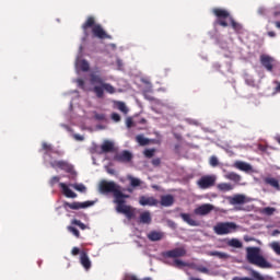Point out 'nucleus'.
I'll return each instance as SVG.
<instances>
[{"instance_id":"nucleus-1","label":"nucleus","mask_w":280,"mask_h":280,"mask_svg":"<svg viewBox=\"0 0 280 280\" xmlns=\"http://www.w3.org/2000/svg\"><path fill=\"white\" fill-rule=\"evenodd\" d=\"M90 83L93 85V93L98 100H104V91L113 95L116 93L115 86L110 83H106V80L97 72H92L90 74Z\"/></svg>"},{"instance_id":"nucleus-2","label":"nucleus","mask_w":280,"mask_h":280,"mask_svg":"<svg viewBox=\"0 0 280 280\" xmlns=\"http://www.w3.org/2000/svg\"><path fill=\"white\" fill-rule=\"evenodd\" d=\"M82 30L85 36H89V30H92L94 38H100L101 40L113 38V36L106 34V31H104V27H102L101 24L95 23L94 16H89L86 19V21L82 24Z\"/></svg>"},{"instance_id":"nucleus-3","label":"nucleus","mask_w":280,"mask_h":280,"mask_svg":"<svg viewBox=\"0 0 280 280\" xmlns=\"http://www.w3.org/2000/svg\"><path fill=\"white\" fill-rule=\"evenodd\" d=\"M126 198H130V195L124 194L121 188H118L114 196V205H116L117 213H122L129 220H132L135 218V210H132V207L126 205Z\"/></svg>"},{"instance_id":"nucleus-4","label":"nucleus","mask_w":280,"mask_h":280,"mask_svg":"<svg viewBox=\"0 0 280 280\" xmlns=\"http://www.w3.org/2000/svg\"><path fill=\"white\" fill-rule=\"evenodd\" d=\"M246 253L248 264L258 268H272V264L261 256L259 247H247Z\"/></svg>"},{"instance_id":"nucleus-5","label":"nucleus","mask_w":280,"mask_h":280,"mask_svg":"<svg viewBox=\"0 0 280 280\" xmlns=\"http://www.w3.org/2000/svg\"><path fill=\"white\" fill-rule=\"evenodd\" d=\"M213 231L217 235H229L237 231V224L235 222H219L213 226Z\"/></svg>"},{"instance_id":"nucleus-6","label":"nucleus","mask_w":280,"mask_h":280,"mask_svg":"<svg viewBox=\"0 0 280 280\" xmlns=\"http://www.w3.org/2000/svg\"><path fill=\"white\" fill-rule=\"evenodd\" d=\"M118 189H121V186L117 185L115 182L102 180L98 185L101 194H113L114 198Z\"/></svg>"},{"instance_id":"nucleus-7","label":"nucleus","mask_w":280,"mask_h":280,"mask_svg":"<svg viewBox=\"0 0 280 280\" xmlns=\"http://www.w3.org/2000/svg\"><path fill=\"white\" fill-rule=\"evenodd\" d=\"M212 14L217 16L218 25H221V27H229L226 19H231V13H229L225 9L214 8L212 10Z\"/></svg>"},{"instance_id":"nucleus-8","label":"nucleus","mask_w":280,"mask_h":280,"mask_svg":"<svg viewBox=\"0 0 280 280\" xmlns=\"http://www.w3.org/2000/svg\"><path fill=\"white\" fill-rule=\"evenodd\" d=\"M215 180H218L215 175H203L197 180V186L199 189H211L215 187Z\"/></svg>"},{"instance_id":"nucleus-9","label":"nucleus","mask_w":280,"mask_h":280,"mask_svg":"<svg viewBox=\"0 0 280 280\" xmlns=\"http://www.w3.org/2000/svg\"><path fill=\"white\" fill-rule=\"evenodd\" d=\"M95 205V201H74V202H68L63 201V209L66 211H69V209H72L73 211H79V209H89V207H93Z\"/></svg>"},{"instance_id":"nucleus-10","label":"nucleus","mask_w":280,"mask_h":280,"mask_svg":"<svg viewBox=\"0 0 280 280\" xmlns=\"http://www.w3.org/2000/svg\"><path fill=\"white\" fill-rule=\"evenodd\" d=\"M259 60L260 65L266 71H269V73H272L273 69L277 67V59L270 55H260Z\"/></svg>"},{"instance_id":"nucleus-11","label":"nucleus","mask_w":280,"mask_h":280,"mask_svg":"<svg viewBox=\"0 0 280 280\" xmlns=\"http://www.w3.org/2000/svg\"><path fill=\"white\" fill-rule=\"evenodd\" d=\"M50 166L56 170L58 167L59 170H62L67 174H75V171L73 170V165H71L69 162L60 160V161H54L50 163Z\"/></svg>"},{"instance_id":"nucleus-12","label":"nucleus","mask_w":280,"mask_h":280,"mask_svg":"<svg viewBox=\"0 0 280 280\" xmlns=\"http://www.w3.org/2000/svg\"><path fill=\"white\" fill-rule=\"evenodd\" d=\"M114 161H117L118 163H130V161H132V153H130L128 150H125L114 155Z\"/></svg>"},{"instance_id":"nucleus-13","label":"nucleus","mask_w":280,"mask_h":280,"mask_svg":"<svg viewBox=\"0 0 280 280\" xmlns=\"http://www.w3.org/2000/svg\"><path fill=\"white\" fill-rule=\"evenodd\" d=\"M187 255V250L183 247H177L172 250L165 253V257H170L171 259H176L178 257H185Z\"/></svg>"},{"instance_id":"nucleus-14","label":"nucleus","mask_w":280,"mask_h":280,"mask_svg":"<svg viewBox=\"0 0 280 280\" xmlns=\"http://www.w3.org/2000/svg\"><path fill=\"white\" fill-rule=\"evenodd\" d=\"M139 205H141V207H156L159 201L154 197L140 196Z\"/></svg>"},{"instance_id":"nucleus-15","label":"nucleus","mask_w":280,"mask_h":280,"mask_svg":"<svg viewBox=\"0 0 280 280\" xmlns=\"http://www.w3.org/2000/svg\"><path fill=\"white\" fill-rule=\"evenodd\" d=\"M213 211V206L211 203H205L195 209L196 215H209Z\"/></svg>"},{"instance_id":"nucleus-16","label":"nucleus","mask_w":280,"mask_h":280,"mask_svg":"<svg viewBox=\"0 0 280 280\" xmlns=\"http://www.w3.org/2000/svg\"><path fill=\"white\" fill-rule=\"evenodd\" d=\"M179 217L182 218V220H184V222H186V224H188L189 226H200V222L196 221L191 214L189 213H184L182 212L179 214Z\"/></svg>"},{"instance_id":"nucleus-17","label":"nucleus","mask_w":280,"mask_h":280,"mask_svg":"<svg viewBox=\"0 0 280 280\" xmlns=\"http://www.w3.org/2000/svg\"><path fill=\"white\" fill-rule=\"evenodd\" d=\"M233 167H235L236 170H240L241 172H246V173L253 172V166L242 161L234 162Z\"/></svg>"},{"instance_id":"nucleus-18","label":"nucleus","mask_w":280,"mask_h":280,"mask_svg":"<svg viewBox=\"0 0 280 280\" xmlns=\"http://www.w3.org/2000/svg\"><path fill=\"white\" fill-rule=\"evenodd\" d=\"M59 187L60 189H62V194L63 196H66V198H78V194L73 192V190H71L70 187L67 186V184L59 183Z\"/></svg>"},{"instance_id":"nucleus-19","label":"nucleus","mask_w":280,"mask_h":280,"mask_svg":"<svg viewBox=\"0 0 280 280\" xmlns=\"http://www.w3.org/2000/svg\"><path fill=\"white\" fill-rule=\"evenodd\" d=\"M147 237H148V240H150V242H161V240H163L165 237V233L159 232V231H151L147 235Z\"/></svg>"},{"instance_id":"nucleus-20","label":"nucleus","mask_w":280,"mask_h":280,"mask_svg":"<svg viewBox=\"0 0 280 280\" xmlns=\"http://www.w3.org/2000/svg\"><path fill=\"white\" fill-rule=\"evenodd\" d=\"M230 205H244L246 202V196L235 195L234 197H229Z\"/></svg>"},{"instance_id":"nucleus-21","label":"nucleus","mask_w":280,"mask_h":280,"mask_svg":"<svg viewBox=\"0 0 280 280\" xmlns=\"http://www.w3.org/2000/svg\"><path fill=\"white\" fill-rule=\"evenodd\" d=\"M160 203L162 207H172V205H174V196H172V195L161 196Z\"/></svg>"},{"instance_id":"nucleus-22","label":"nucleus","mask_w":280,"mask_h":280,"mask_svg":"<svg viewBox=\"0 0 280 280\" xmlns=\"http://www.w3.org/2000/svg\"><path fill=\"white\" fill-rule=\"evenodd\" d=\"M80 261H81V265L83 266V268H85V270H90L91 259H89V255H86V253H84V252L81 253Z\"/></svg>"},{"instance_id":"nucleus-23","label":"nucleus","mask_w":280,"mask_h":280,"mask_svg":"<svg viewBox=\"0 0 280 280\" xmlns=\"http://www.w3.org/2000/svg\"><path fill=\"white\" fill-rule=\"evenodd\" d=\"M101 149H102V152H104L105 154L108 152H113L115 150V143L106 140L101 145Z\"/></svg>"},{"instance_id":"nucleus-24","label":"nucleus","mask_w":280,"mask_h":280,"mask_svg":"<svg viewBox=\"0 0 280 280\" xmlns=\"http://www.w3.org/2000/svg\"><path fill=\"white\" fill-rule=\"evenodd\" d=\"M265 184L270 185V187H273V189H277L278 191L280 190L279 180L275 177H266L265 178Z\"/></svg>"},{"instance_id":"nucleus-25","label":"nucleus","mask_w":280,"mask_h":280,"mask_svg":"<svg viewBox=\"0 0 280 280\" xmlns=\"http://www.w3.org/2000/svg\"><path fill=\"white\" fill-rule=\"evenodd\" d=\"M152 222V215L150 211H144L140 214V223L141 224H150Z\"/></svg>"},{"instance_id":"nucleus-26","label":"nucleus","mask_w":280,"mask_h":280,"mask_svg":"<svg viewBox=\"0 0 280 280\" xmlns=\"http://www.w3.org/2000/svg\"><path fill=\"white\" fill-rule=\"evenodd\" d=\"M225 178L228 180H232L233 183H240L242 180V176L235 172L226 173Z\"/></svg>"},{"instance_id":"nucleus-27","label":"nucleus","mask_w":280,"mask_h":280,"mask_svg":"<svg viewBox=\"0 0 280 280\" xmlns=\"http://www.w3.org/2000/svg\"><path fill=\"white\" fill-rule=\"evenodd\" d=\"M217 189H219V191H223L224 194H226V191H233V185L229 183H221L218 184Z\"/></svg>"},{"instance_id":"nucleus-28","label":"nucleus","mask_w":280,"mask_h":280,"mask_svg":"<svg viewBox=\"0 0 280 280\" xmlns=\"http://www.w3.org/2000/svg\"><path fill=\"white\" fill-rule=\"evenodd\" d=\"M209 255L211 257H218L219 259H228L229 258V254L223 253V252H218V250L210 252Z\"/></svg>"},{"instance_id":"nucleus-29","label":"nucleus","mask_w":280,"mask_h":280,"mask_svg":"<svg viewBox=\"0 0 280 280\" xmlns=\"http://www.w3.org/2000/svg\"><path fill=\"white\" fill-rule=\"evenodd\" d=\"M136 141H137V143H139V145H149L150 144V139L143 137L142 135H138L136 137Z\"/></svg>"},{"instance_id":"nucleus-30","label":"nucleus","mask_w":280,"mask_h":280,"mask_svg":"<svg viewBox=\"0 0 280 280\" xmlns=\"http://www.w3.org/2000/svg\"><path fill=\"white\" fill-rule=\"evenodd\" d=\"M77 65H78L79 69H81V71H84V72H86V71H89V69H91V66L84 59L78 61Z\"/></svg>"},{"instance_id":"nucleus-31","label":"nucleus","mask_w":280,"mask_h":280,"mask_svg":"<svg viewBox=\"0 0 280 280\" xmlns=\"http://www.w3.org/2000/svg\"><path fill=\"white\" fill-rule=\"evenodd\" d=\"M128 180L130 182V187L132 188L141 187V179L136 178L133 176H128Z\"/></svg>"},{"instance_id":"nucleus-32","label":"nucleus","mask_w":280,"mask_h":280,"mask_svg":"<svg viewBox=\"0 0 280 280\" xmlns=\"http://www.w3.org/2000/svg\"><path fill=\"white\" fill-rule=\"evenodd\" d=\"M72 189H75V191H80L81 194H86V186L84 184H72L70 185Z\"/></svg>"},{"instance_id":"nucleus-33","label":"nucleus","mask_w":280,"mask_h":280,"mask_svg":"<svg viewBox=\"0 0 280 280\" xmlns=\"http://www.w3.org/2000/svg\"><path fill=\"white\" fill-rule=\"evenodd\" d=\"M228 246H231L232 248H242V243L237 238H232L228 242Z\"/></svg>"},{"instance_id":"nucleus-34","label":"nucleus","mask_w":280,"mask_h":280,"mask_svg":"<svg viewBox=\"0 0 280 280\" xmlns=\"http://www.w3.org/2000/svg\"><path fill=\"white\" fill-rule=\"evenodd\" d=\"M42 150H44L46 155H49L50 152H54V147L47 142H43Z\"/></svg>"},{"instance_id":"nucleus-35","label":"nucleus","mask_w":280,"mask_h":280,"mask_svg":"<svg viewBox=\"0 0 280 280\" xmlns=\"http://www.w3.org/2000/svg\"><path fill=\"white\" fill-rule=\"evenodd\" d=\"M117 108H118V110H120V113H124V115H128V107L126 106V103L118 102Z\"/></svg>"},{"instance_id":"nucleus-36","label":"nucleus","mask_w":280,"mask_h":280,"mask_svg":"<svg viewBox=\"0 0 280 280\" xmlns=\"http://www.w3.org/2000/svg\"><path fill=\"white\" fill-rule=\"evenodd\" d=\"M231 25L235 32H242V24L235 22L233 18H230Z\"/></svg>"},{"instance_id":"nucleus-37","label":"nucleus","mask_w":280,"mask_h":280,"mask_svg":"<svg viewBox=\"0 0 280 280\" xmlns=\"http://www.w3.org/2000/svg\"><path fill=\"white\" fill-rule=\"evenodd\" d=\"M275 211H277V209L272 208V207H266L261 210V213L264 215H273Z\"/></svg>"},{"instance_id":"nucleus-38","label":"nucleus","mask_w":280,"mask_h":280,"mask_svg":"<svg viewBox=\"0 0 280 280\" xmlns=\"http://www.w3.org/2000/svg\"><path fill=\"white\" fill-rule=\"evenodd\" d=\"M71 224H74V226H79V229H81V231H85L86 229V224L82 223V221L74 219L71 221Z\"/></svg>"},{"instance_id":"nucleus-39","label":"nucleus","mask_w":280,"mask_h":280,"mask_svg":"<svg viewBox=\"0 0 280 280\" xmlns=\"http://www.w3.org/2000/svg\"><path fill=\"white\" fill-rule=\"evenodd\" d=\"M155 152H156V149H145L143 151V154H144L145 159H152V156H154Z\"/></svg>"},{"instance_id":"nucleus-40","label":"nucleus","mask_w":280,"mask_h":280,"mask_svg":"<svg viewBox=\"0 0 280 280\" xmlns=\"http://www.w3.org/2000/svg\"><path fill=\"white\" fill-rule=\"evenodd\" d=\"M67 230L69 231V233H72L74 237L80 238V231L77 228L68 225Z\"/></svg>"},{"instance_id":"nucleus-41","label":"nucleus","mask_w":280,"mask_h":280,"mask_svg":"<svg viewBox=\"0 0 280 280\" xmlns=\"http://www.w3.org/2000/svg\"><path fill=\"white\" fill-rule=\"evenodd\" d=\"M209 164L211 165V167H218V165H220V161L215 155H212L210 158Z\"/></svg>"},{"instance_id":"nucleus-42","label":"nucleus","mask_w":280,"mask_h":280,"mask_svg":"<svg viewBox=\"0 0 280 280\" xmlns=\"http://www.w3.org/2000/svg\"><path fill=\"white\" fill-rule=\"evenodd\" d=\"M56 183H60V177L59 176H54V177L50 178V180H49L50 187H54V185H56Z\"/></svg>"},{"instance_id":"nucleus-43","label":"nucleus","mask_w":280,"mask_h":280,"mask_svg":"<svg viewBox=\"0 0 280 280\" xmlns=\"http://www.w3.org/2000/svg\"><path fill=\"white\" fill-rule=\"evenodd\" d=\"M112 119H113V121H116V124H117V122L121 121V116L117 113H113Z\"/></svg>"},{"instance_id":"nucleus-44","label":"nucleus","mask_w":280,"mask_h":280,"mask_svg":"<svg viewBox=\"0 0 280 280\" xmlns=\"http://www.w3.org/2000/svg\"><path fill=\"white\" fill-rule=\"evenodd\" d=\"M174 266L176 268H183V266H185V261L180 260V259H175L174 260Z\"/></svg>"},{"instance_id":"nucleus-45","label":"nucleus","mask_w":280,"mask_h":280,"mask_svg":"<svg viewBox=\"0 0 280 280\" xmlns=\"http://www.w3.org/2000/svg\"><path fill=\"white\" fill-rule=\"evenodd\" d=\"M126 126L127 128H132V126H135V121L132 120V117H128L126 119Z\"/></svg>"},{"instance_id":"nucleus-46","label":"nucleus","mask_w":280,"mask_h":280,"mask_svg":"<svg viewBox=\"0 0 280 280\" xmlns=\"http://www.w3.org/2000/svg\"><path fill=\"white\" fill-rule=\"evenodd\" d=\"M198 272H202L203 275H209V269L207 267H197Z\"/></svg>"},{"instance_id":"nucleus-47","label":"nucleus","mask_w":280,"mask_h":280,"mask_svg":"<svg viewBox=\"0 0 280 280\" xmlns=\"http://www.w3.org/2000/svg\"><path fill=\"white\" fill-rule=\"evenodd\" d=\"M245 83L247 84V86H255V79L247 78L245 79Z\"/></svg>"},{"instance_id":"nucleus-48","label":"nucleus","mask_w":280,"mask_h":280,"mask_svg":"<svg viewBox=\"0 0 280 280\" xmlns=\"http://www.w3.org/2000/svg\"><path fill=\"white\" fill-rule=\"evenodd\" d=\"M152 165L159 166L161 165V159L156 158L152 160Z\"/></svg>"},{"instance_id":"nucleus-49","label":"nucleus","mask_w":280,"mask_h":280,"mask_svg":"<svg viewBox=\"0 0 280 280\" xmlns=\"http://www.w3.org/2000/svg\"><path fill=\"white\" fill-rule=\"evenodd\" d=\"M71 254H72L73 256L80 255V248L73 247L72 250H71Z\"/></svg>"},{"instance_id":"nucleus-50","label":"nucleus","mask_w":280,"mask_h":280,"mask_svg":"<svg viewBox=\"0 0 280 280\" xmlns=\"http://www.w3.org/2000/svg\"><path fill=\"white\" fill-rule=\"evenodd\" d=\"M275 84H276V93H280V82L279 81H275Z\"/></svg>"},{"instance_id":"nucleus-51","label":"nucleus","mask_w":280,"mask_h":280,"mask_svg":"<svg viewBox=\"0 0 280 280\" xmlns=\"http://www.w3.org/2000/svg\"><path fill=\"white\" fill-rule=\"evenodd\" d=\"M267 34L270 38H275V36H277V33H275V31H269Z\"/></svg>"},{"instance_id":"nucleus-52","label":"nucleus","mask_w":280,"mask_h":280,"mask_svg":"<svg viewBox=\"0 0 280 280\" xmlns=\"http://www.w3.org/2000/svg\"><path fill=\"white\" fill-rule=\"evenodd\" d=\"M74 139H77V141H84V137L80 135H74Z\"/></svg>"},{"instance_id":"nucleus-53","label":"nucleus","mask_w":280,"mask_h":280,"mask_svg":"<svg viewBox=\"0 0 280 280\" xmlns=\"http://www.w3.org/2000/svg\"><path fill=\"white\" fill-rule=\"evenodd\" d=\"M78 84H79V86H84V80L79 79V80H78Z\"/></svg>"},{"instance_id":"nucleus-54","label":"nucleus","mask_w":280,"mask_h":280,"mask_svg":"<svg viewBox=\"0 0 280 280\" xmlns=\"http://www.w3.org/2000/svg\"><path fill=\"white\" fill-rule=\"evenodd\" d=\"M138 124H148V120L145 118H141Z\"/></svg>"},{"instance_id":"nucleus-55","label":"nucleus","mask_w":280,"mask_h":280,"mask_svg":"<svg viewBox=\"0 0 280 280\" xmlns=\"http://www.w3.org/2000/svg\"><path fill=\"white\" fill-rule=\"evenodd\" d=\"M133 279V276H130V275H127L125 276L124 280H132Z\"/></svg>"},{"instance_id":"nucleus-56","label":"nucleus","mask_w":280,"mask_h":280,"mask_svg":"<svg viewBox=\"0 0 280 280\" xmlns=\"http://www.w3.org/2000/svg\"><path fill=\"white\" fill-rule=\"evenodd\" d=\"M127 191H128L129 194H132V192L135 191V189H133L132 187H129V188H127Z\"/></svg>"},{"instance_id":"nucleus-57","label":"nucleus","mask_w":280,"mask_h":280,"mask_svg":"<svg viewBox=\"0 0 280 280\" xmlns=\"http://www.w3.org/2000/svg\"><path fill=\"white\" fill-rule=\"evenodd\" d=\"M275 25L278 27V30H280V21L275 22Z\"/></svg>"},{"instance_id":"nucleus-58","label":"nucleus","mask_w":280,"mask_h":280,"mask_svg":"<svg viewBox=\"0 0 280 280\" xmlns=\"http://www.w3.org/2000/svg\"><path fill=\"white\" fill-rule=\"evenodd\" d=\"M259 14H264V9L258 10Z\"/></svg>"},{"instance_id":"nucleus-59","label":"nucleus","mask_w":280,"mask_h":280,"mask_svg":"<svg viewBox=\"0 0 280 280\" xmlns=\"http://www.w3.org/2000/svg\"><path fill=\"white\" fill-rule=\"evenodd\" d=\"M276 141L280 144V137H277Z\"/></svg>"},{"instance_id":"nucleus-60","label":"nucleus","mask_w":280,"mask_h":280,"mask_svg":"<svg viewBox=\"0 0 280 280\" xmlns=\"http://www.w3.org/2000/svg\"><path fill=\"white\" fill-rule=\"evenodd\" d=\"M277 233H280L279 230H276V231L273 232V235H277Z\"/></svg>"},{"instance_id":"nucleus-61","label":"nucleus","mask_w":280,"mask_h":280,"mask_svg":"<svg viewBox=\"0 0 280 280\" xmlns=\"http://www.w3.org/2000/svg\"><path fill=\"white\" fill-rule=\"evenodd\" d=\"M259 149H260V150H264V147H260Z\"/></svg>"}]
</instances>
